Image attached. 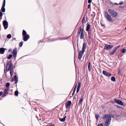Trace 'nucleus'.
<instances>
[{
  "label": "nucleus",
  "instance_id": "obj_61",
  "mask_svg": "<svg viewBox=\"0 0 126 126\" xmlns=\"http://www.w3.org/2000/svg\"><path fill=\"white\" fill-rule=\"evenodd\" d=\"M74 99H76V98L75 97H74Z\"/></svg>",
  "mask_w": 126,
  "mask_h": 126
},
{
  "label": "nucleus",
  "instance_id": "obj_45",
  "mask_svg": "<svg viewBox=\"0 0 126 126\" xmlns=\"http://www.w3.org/2000/svg\"><path fill=\"white\" fill-rule=\"evenodd\" d=\"M16 39V38H13L11 40V41H13L14 40H15Z\"/></svg>",
  "mask_w": 126,
  "mask_h": 126
},
{
  "label": "nucleus",
  "instance_id": "obj_3",
  "mask_svg": "<svg viewBox=\"0 0 126 126\" xmlns=\"http://www.w3.org/2000/svg\"><path fill=\"white\" fill-rule=\"evenodd\" d=\"M104 15L105 17L106 18L107 20L110 21H112V19L111 18V17L108 14L107 12L105 11L104 12Z\"/></svg>",
  "mask_w": 126,
  "mask_h": 126
},
{
  "label": "nucleus",
  "instance_id": "obj_62",
  "mask_svg": "<svg viewBox=\"0 0 126 126\" xmlns=\"http://www.w3.org/2000/svg\"><path fill=\"white\" fill-rule=\"evenodd\" d=\"M7 58L8 59V57H7Z\"/></svg>",
  "mask_w": 126,
  "mask_h": 126
},
{
  "label": "nucleus",
  "instance_id": "obj_35",
  "mask_svg": "<svg viewBox=\"0 0 126 126\" xmlns=\"http://www.w3.org/2000/svg\"><path fill=\"white\" fill-rule=\"evenodd\" d=\"M77 84H76V85L75 86L74 88V90H73V91L74 92H75V91H76V88H77Z\"/></svg>",
  "mask_w": 126,
  "mask_h": 126
},
{
  "label": "nucleus",
  "instance_id": "obj_25",
  "mask_svg": "<svg viewBox=\"0 0 126 126\" xmlns=\"http://www.w3.org/2000/svg\"><path fill=\"white\" fill-rule=\"evenodd\" d=\"M83 100V99L82 98H80L79 100L78 104H79V105H80V104H82V102Z\"/></svg>",
  "mask_w": 126,
  "mask_h": 126
},
{
  "label": "nucleus",
  "instance_id": "obj_39",
  "mask_svg": "<svg viewBox=\"0 0 126 126\" xmlns=\"http://www.w3.org/2000/svg\"><path fill=\"white\" fill-rule=\"evenodd\" d=\"M12 64V61L11 60L8 62V65Z\"/></svg>",
  "mask_w": 126,
  "mask_h": 126
},
{
  "label": "nucleus",
  "instance_id": "obj_48",
  "mask_svg": "<svg viewBox=\"0 0 126 126\" xmlns=\"http://www.w3.org/2000/svg\"><path fill=\"white\" fill-rule=\"evenodd\" d=\"M75 92H74L73 91V93H72V96H73V95H74V93H75Z\"/></svg>",
  "mask_w": 126,
  "mask_h": 126
},
{
  "label": "nucleus",
  "instance_id": "obj_55",
  "mask_svg": "<svg viewBox=\"0 0 126 126\" xmlns=\"http://www.w3.org/2000/svg\"><path fill=\"white\" fill-rule=\"evenodd\" d=\"M77 47H78V50L79 48H78V44L77 45Z\"/></svg>",
  "mask_w": 126,
  "mask_h": 126
},
{
  "label": "nucleus",
  "instance_id": "obj_43",
  "mask_svg": "<svg viewBox=\"0 0 126 126\" xmlns=\"http://www.w3.org/2000/svg\"><path fill=\"white\" fill-rule=\"evenodd\" d=\"M92 0H88V2L89 3H91V2Z\"/></svg>",
  "mask_w": 126,
  "mask_h": 126
},
{
  "label": "nucleus",
  "instance_id": "obj_12",
  "mask_svg": "<svg viewBox=\"0 0 126 126\" xmlns=\"http://www.w3.org/2000/svg\"><path fill=\"white\" fill-rule=\"evenodd\" d=\"M29 38L30 36L28 34L23 36V39L24 41H27Z\"/></svg>",
  "mask_w": 126,
  "mask_h": 126
},
{
  "label": "nucleus",
  "instance_id": "obj_50",
  "mask_svg": "<svg viewBox=\"0 0 126 126\" xmlns=\"http://www.w3.org/2000/svg\"><path fill=\"white\" fill-rule=\"evenodd\" d=\"M48 126H54V125L53 124L51 125H49Z\"/></svg>",
  "mask_w": 126,
  "mask_h": 126
},
{
  "label": "nucleus",
  "instance_id": "obj_26",
  "mask_svg": "<svg viewBox=\"0 0 126 126\" xmlns=\"http://www.w3.org/2000/svg\"><path fill=\"white\" fill-rule=\"evenodd\" d=\"M116 51V50L114 49V50H113L109 54L110 55H113L114 54L115 52Z\"/></svg>",
  "mask_w": 126,
  "mask_h": 126
},
{
  "label": "nucleus",
  "instance_id": "obj_36",
  "mask_svg": "<svg viewBox=\"0 0 126 126\" xmlns=\"http://www.w3.org/2000/svg\"><path fill=\"white\" fill-rule=\"evenodd\" d=\"M11 37V35L10 34H8V39H10Z\"/></svg>",
  "mask_w": 126,
  "mask_h": 126
},
{
  "label": "nucleus",
  "instance_id": "obj_15",
  "mask_svg": "<svg viewBox=\"0 0 126 126\" xmlns=\"http://www.w3.org/2000/svg\"><path fill=\"white\" fill-rule=\"evenodd\" d=\"M5 49L4 48H0V54H3L4 52Z\"/></svg>",
  "mask_w": 126,
  "mask_h": 126
},
{
  "label": "nucleus",
  "instance_id": "obj_54",
  "mask_svg": "<svg viewBox=\"0 0 126 126\" xmlns=\"http://www.w3.org/2000/svg\"><path fill=\"white\" fill-rule=\"evenodd\" d=\"M2 18V16L0 17V20Z\"/></svg>",
  "mask_w": 126,
  "mask_h": 126
},
{
  "label": "nucleus",
  "instance_id": "obj_49",
  "mask_svg": "<svg viewBox=\"0 0 126 126\" xmlns=\"http://www.w3.org/2000/svg\"><path fill=\"white\" fill-rule=\"evenodd\" d=\"M101 25L102 26H105V25L104 24H102V23H101Z\"/></svg>",
  "mask_w": 126,
  "mask_h": 126
},
{
  "label": "nucleus",
  "instance_id": "obj_30",
  "mask_svg": "<svg viewBox=\"0 0 126 126\" xmlns=\"http://www.w3.org/2000/svg\"><path fill=\"white\" fill-rule=\"evenodd\" d=\"M90 67L91 65L90 63L89 62L88 63V69L89 70V71H90Z\"/></svg>",
  "mask_w": 126,
  "mask_h": 126
},
{
  "label": "nucleus",
  "instance_id": "obj_23",
  "mask_svg": "<svg viewBox=\"0 0 126 126\" xmlns=\"http://www.w3.org/2000/svg\"><path fill=\"white\" fill-rule=\"evenodd\" d=\"M5 6L2 5V7L1 9V10L3 12H4L5 11V9L4 8Z\"/></svg>",
  "mask_w": 126,
  "mask_h": 126
},
{
  "label": "nucleus",
  "instance_id": "obj_11",
  "mask_svg": "<svg viewBox=\"0 0 126 126\" xmlns=\"http://www.w3.org/2000/svg\"><path fill=\"white\" fill-rule=\"evenodd\" d=\"M103 74L105 76L110 77L111 76V74L110 73L104 70L103 71Z\"/></svg>",
  "mask_w": 126,
  "mask_h": 126
},
{
  "label": "nucleus",
  "instance_id": "obj_28",
  "mask_svg": "<svg viewBox=\"0 0 126 126\" xmlns=\"http://www.w3.org/2000/svg\"><path fill=\"white\" fill-rule=\"evenodd\" d=\"M18 91L17 90L15 92V95L16 96H17L18 95Z\"/></svg>",
  "mask_w": 126,
  "mask_h": 126
},
{
  "label": "nucleus",
  "instance_id": "obj_56",
  "mask_svg": "<svg viewBox=\"0 0 126 126\" xmlns=\"http://www.w3.org/2000/svg\"><path fill=\"white\" fill-rule=\"evenodd\" d=\"M10 85V83H8V87Z\"/></svg>",
  "mask_w": 126,
  "mask_h": 126
},
{
  "label": "nucleus",
  "instance_id": "obj_8",
  "mask_svg": "<svg viewBox=\"0 0 126 126\" xmlns=\"http://www.w3.org/2000/svg\"><path fill=\"white\" fill-rule=\"evenodd\" d=\"M17 48H15L13 50L12 54L13 57L15 58L16 56V55L17 53Z\"/></svg>",
  "mask_w": 126,
  "mask_h": 126
},
{
  "label": "nucleus",
  "instance_id": "obj_9",
  "mask_svg": "<svg viewBox=\"0 0 126 126\" xmlns=\"http://www.w3.org/2000/svg\"><path fill=\"white\" fill-rule=\"evenodd\" d=\"M114 101L118 104L122 106H123L124 104L123 102L115 98L114 99Z\"/></svg>",
  "mask_w": 126,
  "mask_h": 126
},
{
  "label": "nucleus",
  "instance_id": "obj_38",
  "mask_svg": "<svg viewBox=\"0 0 126 126\" xmlns=\"http://www.w3.org/2000/svg\"><path fill=\"white\" fill-rule=\"evenodd\" d=\"M103 124L102 123H101L98 124L97 126H103Z\"/></svg>",
  "mask_w": 126,
  "mask_h": 126
},
{
  "label": "nucleus",
  "instance_id": "obj_20",
  "mask_svg": "<svg viewBox=\"0 0 126 126\" xmlns=\"http://www.w3.org/2000/svg\"><path fill=\"white\" fill-rule=\"evenodd\" d=\"M66 118V116H65L63 118H58L62 122H63L65 121V118Z\"/></svg>",
  "mask_w": 126,
  "mask_h": 126
},
{
  "label": "nucleus",
  "instance_id": "obj_2",
  "mask_svg": "<svg viewBox=\"0 0 126 126\" xmlns=\"http://www.w3.org/2000/svg\"><path fill=\"white\" fill-rule=\"evenodd\" d=\"M86 44L85 43H83L82 46V50L80 51L79 53L78 58L79 59H81L83 55V53L85 51L86 48Z\"/></svg>",
  "mask_w": 126,
  "mask_h": 126
},
{
  "label": "nucleus",
  "instance_id": "obj_44",
  "mask_svg": "<svg viewBox=\"0 0 126 126\" xmlns=\"http://www.w3.org/2000/svg\"><path fill=\"white\" fill-rule=\"evenodd\" d=\"M123 3V1H121L119 3V4L121 5Z\"/></svg>",
  "mask_w": 126,
  "mask_h": 126
},
{
  "label": "nucleus",
  "instance_id": "obj_58",
  "mask_svg": "<svg viewBox=\"0 0 126 126\" xmlns=\"http://www.w3.org/2000/svg\"><path fill=\"white\" fill-rule=\"evenodd\" d=\"M6 37H7V38H8V35H7V36H6Z\"/></svg>",
  "mask_w": 126,
  "mask_h": 126
},
{
  "label": "nucleus",
  "instance_id": "obj_24",
  "mask_svg": "<svg viewBox=\"0 0 126 126\" xmlns=\"http://www.w3.org/2000/svg\"><path fill=\"white\" fill-rule=\"evenodd\" d=\"M27 33L26 31L24 30H23V32H22V36H24L25 35H27Z\"/></svg>",
  "mask_w": 126,
  "mask_h": 126
},
{
  "label": "nucleus",
  "instance_id": "obj_46",
  "mask_svg": "<svg viewBox=\"0 0 126 126\" xmlns=\"http://www.w3.org/2000/svg\"><path fill=\"white\" fill-rule=\"evenodd\" d=\"M15 81H16V82L15 83H17L18 81V79H17V80H15Z\"/></svg>",
  "mask_w": 126,
  "mask_h": 126
},
{
  "label": "nucleus",
  "instance_id": "obj_16",
  "mask_svg": "<svg viewBox=\"0 0 126 126\" xmlns=\"http://www.w3.org/2000/svg\"><path fill=\"white\" fill-rule=\"evenodd\" d=\"M87 21V20H86L85 16H84L82 19V25L83 26H84V24L86 23Z\"/></svg>",
  "mask_w": 126,
  "mask_h": 126
},
{
  "label": "nucleus",
  "instance_id": "obj_31",
  "mask_svg": "<svg viewBox=\"0 0 126 126\" xmlns=\"http://www.w3.org/2000/svg\"><path fill=\"white\" fill-rule=\"evenodd\" d=\"M122 52L123 53H125L126 52V49L125 48H123L122 50Z\"/></svg>",
  "mask_w": 126,
  "mask_h": 126
},
{
  "label": "nucleus",
  "instance_id": "obj_19",
  "mask_svg": "<svg viewBox=\"0 0 126 126\" xmlns=\"http://www.w3.org/2000/svg\"><path fill=\"white\" fill-rule=\"evenodd\" d=\"M84 31L82 30V32L80 34V39H82L84 37Z\"/></svg>",
  "mask_w": 126,
  "mask_h": 126
},
{
  "label": "nucleus",
  "instance_id": "obj_40",
  "mask_svg": "<svg viewBox=\"0 0 126 126\" xmlns=\"http://www.w3.org/2000/svg\"><path fill=\"white\" fill-rule=\"evenodd\" d=\"M3 14L2 12L1 11L0 12V17L2 16Z\"/></svg>",
  "mask_w": 126,
  "mask_h": 126
},
{
  "label": "nucleus",
  "instance_id": "obj_1",
  "mask_svg": "<svg viewBox=\"0 0 126 126\" xmlns=\"http://www.w3.org/2000/svg\"><path fill=\"white\" fill-rule=\"evenodd\" d=\"M104 119H106L105 126H109L111 120V117L110 114H107L104 115L103 117Z\"/></svg>",
  "mask_w": 126,
  "mask_h": 126
},
{
  "label": "nucleus",
  "instance_id": "obj_57",
  "mask_svg": "<svg viewBox=\"0 0 126 126\" xmlns=\"http://www.w3.org/2000/svg\"><path fill=\"white\" fill-rule=\"evenodd\" d=\"M102 108H104V106H102Z\"/></svg>",
  "mask_w": 126,
  "mask_h": 126
},
{
  "label": "nucleus",
  "instance_id": "obj_5",
  "mask_svg": "<svg viewBox=\"0 0 126 126\" xmlns=\"http://www.w3.org/2000/svg\"><path fill=\"white\" fill-rule=\"evenodd\" d=\"M114 46L105 44L104 49L108 50L111 49Z\"/></svg>",
  "mask_w": 126,
  "mask_h": 126
},
{
  "label": "nucleus",
  "instance_id": "obj_27",
  "mask_svg": "<svg viewBox=\"0 0 126 126\" xmlns=\"http://www.w3.org/2000/svg\"><path fill=\"white\" fill-rule=\"evenodd\" d=\"M111 80L113 81H115V77L113 76L111 77Z\"/></svg>",
  "mask_w": 126,
  "mask_h": 126
},
{
  "label": "nucleus",
  "instance_id": "obj_29",
  "mask_svg": "<svg viewBox=\"0 0 126 126\" xmlns=\"http://www.w3.org/2000/svg\"><path fill=\"white\" fill-rule=\"evenodd\" d=\"M99 117H100V116L98 114H95V117L97 120L98 119V118Z\"/></svg>",
  "mask_w": 126,
  "mask_h": 126
},
{
  "label": "nucleus",
  "instance_id": "obj_13",
  "mask_svg": "<svg viewBox=\"0 0 126 126\" xmlns=\"http://www.w3.org/2000/svg\"><path fill=\"white\" fill-rule=\"evenodd\" d=\"M67 39V38H64L63 37H61V38H57L56 39H53L49 40V41H56L58 40H65Z\"/></svg>",
  "mask_w": 126,
  "mask_h": 126
},
{
  "label": "nucleus",
  "instance_id": "obj_18",
  "mask_svg": "<svg viewBox=\"0 0 126 126\" xmlns=\"http://www.w3.org/2000/svg\"><path fill=\"white\" fill-rule=\"evenodd\" d=\"M80 86L81 83L79 82L78 83V85L77 88V93H78L79 92Z\"/></svg>",
  "mask_w": 126,
  "mask_h": 126
},
{
  "label": "nucleus",
  "instance_id": "obj_41",
  "mask_svg": "<svg viewBox=\"0 0 126 126\" xmlns=\"http://www.w3.org/2000/svg\"><path fill=\"white\" fill-rule=\"evenodd\" d=\"M7 62H8V61H7ZM6 64H7V66L6 67V70L7 71H8V69H7V67L8 66V63H7Z\"/></svg>",
  "mask_w": 126,
  "mask_h": 126
},
{
  "label": "nucleus",
  "instance_id": "obj_37",
  "mask_svg": "<svg viewBox=\"0 0 126 126\" xmlns=\"http://www.w3.org/2000/svg\"><path fill=\"white\" fill-rule=\"evenodd\" d=\"M5 0H4L3 4L2 5L5 6Z\"/></svg>",
  "mask_w": 126,
  "mask_h": 126
},
{
  "label": "nucleus",
  "instance_id": "obj_33",
  "mask_svg": "<svg viewBox=\"0 0 126 126\" xmlns=\"http://www.w3.org/2000/svg\"><path fill=\"white\" fill-rule=\"evenodd\" d=\"M12 54H10L8 56V59H10L12 57Z\"/></svg>",
  "mask_w": 126,
  "mask_h": 126
},
{
  "label": "nucleus",
  "instance_id": "obj_32",
  "mask_svg": "<svg viewBox=\"0 0 126 126\" xmlns=\"http://www.w3.org/2000/svg\"><path fill=\"white\" fill-rule=\"evenodd\" d=\"M23 44V42H21L19 43V46L20 47H21L22 46Z\"/></svg>",
  "mask_w": 126,
  "mask_h": 126
},
{
  "label": "nucleus",
  "instance_id": "obj_60",
  "mask_svg": "<svg viewBox=\"0 0 126 126\" xmlns=\"http://www.w3.org/2000/svg\"><path fill=\"white\" fill-rule=\"evenodd\" d=\"M125 29L126 30V27L125 28Z\"/></svg>",
  "mask_w": 126,
  "mask_h": 126
},
{
  "label": "nucleus",
  "instance_id": "obj_6",
  "mask_svg": "<svg viewBox=\"0 0 126 126\" xmlns=\"http://www.w3.org/2000/svg\"><path fill=\"white\" fill-rule=\"evenodd\" d=\"M6 86L7 88L4 89V93L2 95L3 97H5L8 93V82L6 83Z\"/></svg>",
  "mask_w": 126,
  "mask_h": 126
},
{
  "label": "nucleus",
  "instance_id": "obj_21",
  "mask_svg": "<svg viewBox=\"0 0 126 126\" xmlns=\"http://www.w3.org/2000/svg\"><path fill=\"white\" fill-rule=\"evenodd\" d=\"M18 79V78H17V76L16 75L14 76L13 78L11 80L12 81H13L14 80H15Z\"/></svg>",
  "mask_w": 126,
  "mask_h": 126
},
{
  "label": "nucleus",
  "instance_id": "obj_22",
  "mask_svg": "<svg viewBox=\"0 0 126 126\" xmlns=\"http://www.w3.org/2000/svg\"><path fill=\"white\" fill-rule=\"evenodd\" d=\"M90 25L89 24H88L86 29V30L87 31H88L90 28Z\"/></svg>",
  "mask_w": 126,
  "mask_h": 126
},
{
  "label": "nucleus",
  "instance_id": "obj_52",
  "mask_svg": "<svg viewBox=\"0 0 126 126\" xmlns=\"http://www.w3.org/2000/svg\"><path fill=\"white\" fill-rule=\"evenodd\" d=\"M111 103H114V101H112L111 102Z\"/></svg>",
  "mask_w": 126,
  "mask_h": 126
},
{
  "label": "nucleus",
  "instance_id": "obj_7",
  "mask_svg": "<svg viewBox=\"0 0 126 126\" xmlns=\"http://www.w3.org/2000/svg\"><path fill=\"white\" fill-rule=\"evenodd\" d=\"M9 66L8 67V71L10 70V74L11 76L13 75V67L12 70V67L13 65L12 64H9Z\"/></svg>",
  "mask_w": 126,
  "mask_h": 126
},
{
  "label": "nucleus",
  "instance_id": "obj_17",
  "mask_svg": "<svg viewBox=\"0 0 126 126\" xmlns=\"http://www.w3.org/2000/svg\"><path fill=\"white\" fill-rule=\"evenodd\" d=\"M71 104V102L70 101H68L67 103L65 104V107L67 108V106H70Z\"/></svg>",
  "mask_w": 126,
  "mask_h": 126
},
{
  "label": "nucleus",
  "instance_id": "obj_14",
  "mask_svg": "<svg viewBox=\"0 0 126 126\" xmlns=\"http://www.w3.org/2000/svg\"><path fill=\"white\" fill-rule=\"evenodd\" d=\"M82 30L84 31L83 29V28H82L81 26H80L78 29V32L79 34L80 33H81Z\"/></svg>",
  "mask_w": 126,
  "mask_h": 126
},
{
  "label": "nucleus",
  "instance_id": "obj_10",
  "mask_svg": "<svg viewBox=\"0 0 126 126\" xmlns=\"http://www.w3.org/2000/svg\"><path fill=\"white\" fill-rule=\"evenodd\" d=\"M3 25L5 29H7L8 27V22L7 21L4 20L3 22Z\"/></svg>",
  "mask_w": 126,
  "mask_h": 126
},
{
  "label": "nucleus",
  "instance_id": "obj_47",
  "mask_svg": "<svg viewBox=\"0 0 126 126\" xmlns=\"http://www.w3.org/2000/svg\"><path fill=\"white\" fill-rule=\"evenodd\" d=\"M90 7V4H89L88 5V8H89Z\"/></svg>",
  "mask_w": 126,
  "mask_h": 126
},
{
  "label": "nucleus",
  "instance_id": "obj_42",
  "mask_svg": "<svg viewBox=\"0 0 126 126\" xmlns=\"http://www.w3.org/2000/svg\"><path fill=\"white\" fill-rule=\"evenodd\" d=\"M3 92H2L1 91L0 92V96H1L2 94H3Z\"/></svg>",
  "mask_w": 126,
  "mask_h": 126
},
{
  "label": "nucleus",
  "instance_id": "obj_51",
  "mask_svg": "<svg viewBox=\"0 0 126 126\" xmlns=\"http://www.w3.org/2000/svg\"><path fill=\"white\" fill-rule=\"evenodd\" d=\"M12 49H9V50H8V52L10 51Z\"/></svg>",
  "mask_w": 126,
  "mask_h": 126
},
{
  "label": "nucleus",
  "instance_id": "obj_53",
  "mask_svg": "<svg viewBox=\"0 0 126 126\" xmlns=\"http://www.w3.org/2000/svg\"><path fill=\"white\" fill-rule=\"evenodd\" d=\"M115 5H118V4L117 3H115Z\"/></svg>",
  "mask_w": 126,
  "mask_h": 126
},
{
  "label": "nucleus",
  "instance_id": "obj_4",
  "mask_svg": "<svg viewBox=\"0 0 126 126\" xmlns=\"http://www.w3.org/2000/svg\"><path fill=\"white\" fill-rule=\"evenodd\" d=\"M109 13L113 17H116L117 14V12L116 11L109 9L108 10Z\"/></svg>",
  "mask_w": 126,
  "mask_h": 126
},
{
  "label": "nucleus",
  "instance_id": "obj_34",
  "mask_svg": "<svg viewBox=\"0 0 126 126\" xmlns=\"http://www.w3.org/2000/svg\"><path fill=\"white\" fill-rule=\"evenodd\" d=\"M120 46V45H119L118 46H117V47H114V48H115V49L116 51L117 50V49L119 48V47Z\"/></svg>",
  "mask_w": 126,
  "mask_h": 126
},
{
  "label": "nucleus",
  "instance_id": "obj_59",
  "mask_svg": "<svg viewBox=\"0 0 126 126\" xmlns=\"http://www.w3.org/2000/svg\"><path fill=\"white\" fill-rule=\"evenodd\" d=\"M75 56H74V60H75Z\"/></svg>",
  "mask_w": 126,
  "mask_h": 126
}]
</instances>
